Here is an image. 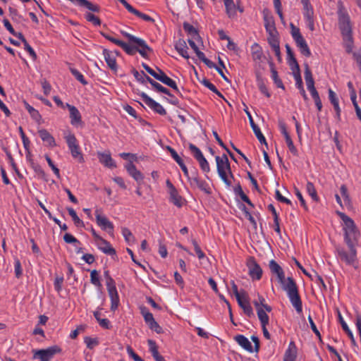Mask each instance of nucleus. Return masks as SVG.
<instances>
[{
    "instance_id": "13",
    "label": "nucleus",
    "mask_w": 361,
    "mask_h": 361,
    "mask_svg": "<svg viewBox=\"0 0 361 361\" xmlns=\"http://www.w3.org/2000/svg\"><path fill=\"white\" fill-rule=\"evenodd\" d=\"M249 275L253 280H259L262 276V269L253 257L247 263Z\"/></svg>"
},
{
    "instance_id": "58",
    "label": "nucleus",
    "mask_w": 361,
    "mask_h": 361,
    "mask_svg": "<svg viewBox=\"0 0 361 361\" xmlns=\"http://www.w3.org/2000/svg\"><path fill=\"white\" fill-rule=\"evenodd\" d=\"M219 176L221 178V180L224 181V183L228 186L230 187L231 185V181L228 179L227 172L228 171H217Z\"/></svg>"
},
{
    "instance_id": "2",
    "label": "nucleus",
    "mask_w": 361,
    "mask_h": 361,
    "mask_svg": "<svg viewBox=\"0 0 361 361\" xmlns=\"http://www.w3.org/2000/svg\"><path fill=\"white\" fill-rule=\"evenodd\" d=\"M269 269L272 274L277 275L279 282L281 284L283 289L287 293L290 302L297 313L301 314L302 312V303L295 280L292 277H288L286 279L283 269L274 259L269 262Z\"/></svg>"
},
{
    "instance_id": "24",
    "label": "nucleus",
    "mask_w": 361,
    "mask_h": 361,
    "mask_svg": "<svg viewBox=\"0 0 361 361\" xmlns=\"http://www.w3.org/2000/svg\"><path fill=\"white\" fill-rule=\"evenodd\" d=\"M238 305L243 310L244 313L249 317L254 315L252 308L249 302L247 295L245 298L240 297L237 299Z\"/></svg>"
},
{
    "instance_id": "14",
    "label": "nucleus",
    "mask_w": 361,
    "mask_h": 361,
    "mask_svg": "<svg viewBox=\"0 0 361 361\" xmlns=\"http://www.w3.org/2000/svg\"><path fill=\"white\" fill-rule=\"evenodd\" d=\"M264 24L267 32L270 35H272L274 32H276L275 22L273 16L271 12L265 8L262 11Z\"/></svg>"
},
{
    "instance_id": "40",
    "label": "nucleus",
    "mask_w": 361,
    "mask_h": 361,
    "mask_svg": "<svg viewBox=\"0 0 361 361\" xmlns=\"http://www.w3.org/2000/svg\"><path fill=\"white\" fill-rule=\"evenodd\" d=\"M304 66H305V73H304L305 80L306 82V85H307V87H308L312 85H314V80L312 77V71L310 68L309 65L307 63H305Z\"/></svg>"
},
{
    "instance_id": "21",
    "label": "nucleus",
    "mask_w": 361,
    "mask_h": 361,
    "mask_svg": "<svg viewBox=\"0 0 361 361\" xmlns=\"http://www.w3.org/2000/svg\"><path fill=\"white\" fill-rule=\"evenodd\" d=\"M297 353L298 350L295 342L290 341L285 352L283 361H295L297 358Z\"/></svg>"
},
{
    "instance_id": "4",
    "label": "nucleus",
    "mask_w": 361,
    "mask_h": 361,
    "mask_svg": "<svg viewBox=\"0 0 361 361\" xmlns=\"http://www.w3.org/2000/svg\"><path fill=\"white\" fill-rule=\"evenodd\" d=\"M348 250L343 247H338L336 252L338 259L346 265L352 266L355 269L358 268V259L357 257V245H347Z\"/></svg>"
},
{
    "instance_id": "18",
    "label": "nucleus",
    "mask_w": 361,
    "mask_h": 361,
    "mask_svg": "<svg viewBox=\"0 0 361 361\" xmlns=\"http://www.w3.org/2000/svg\"><path fill=\"white\" fill-rule=\"evenodd\" d=\"M99 250L104 254L114 256L116 255V250L111 245L110 243L103 238L97 243Z\"/></svg>"
},
{
    "instance_id": "62",
    "label": "nucleus",
    "mask_w": 361,
    "mask_h": 361,
    "mask_svg": "<svg viewBox=\"0 0 361 361\" xmlns=\"http://www.w3.org/2000/svg\"><path fill=\"white\" fill-rule=\"evenodd\" d=\"M32 169H34L35 172L39 176H41L43 178H45L46 173L42 169V168L37 164L32 163Z\"/></svg>"
},
{
    "instance_id": "45",
    "label": "nucleus",
    "mask_w": 361,
    "mask_h": 361,
    "mask_svg": "<svg viewBox=\"0 0 361 361\" xmlns=\"http://www.w3.org/2000/svg\"><path fill=\"white\" fill-rule=\"evenodd\" d=\"M189 149L190 150L191 153L192 154L194 158L198 161L201 158L204 157L203 154L202 153L201 150L196 147L195 145L190 143L188 145Z\"/></svg>"
},
{
    "instance_id": "7",
    "label": "nucleus",
    "mask_w": 361,
    "mask_h": 361,
    "mask_svg": "<svg viewBox=\"0 0 361 361\" xmlns=\"http://www.w3.org/2000/svg\"><path fill=\"white\" fill-rule=\"evenodd\" d=\"M62 349L59 345H52L47 349H41L36 351L35 357L40 361H50L55 354L61 353Z\"/></svg>"
},
{
    "instance_id": "51",
    "label": "nucleus",
    "mask_w": 361,
    "mask_h": 361,
    "mask_svg": "<svg viewBox=\"0 0 361 361\" xmlns=\"http://www.w3.org/2000/svg\"><path fill=\"white\" fill-rule=\"evenodd\" d=\"M63 240L66 243L75 244V246H77V245H80V242L76 238H75L73 235H71V233H66L63 235Z\"/></svg>"
},
{
    "instance_id": "61",
    "label": "nucleus",
    "mask_w": 361,
    "mask_h": 361,
    "mask_svg": "<svg viewBox=\"0 0 361 361\" xmlns=\"http://www.w3.org/2000/svg\"><path fill=\"white\" fill-rule=\"evenodd\" d=\"M259 303V307L265 309V310L268 312H270L272 310L271 306L268 305L265 302V299L260 295H258V300H257Z\"/></svg>"
},
{
    "instance_id": "22",
    "label": "nucleus",
    "mask_w": 361,
    "mask_h": 361,
    "mask_svg": "<svg viewBox=\"0 0 361 361\" xmlns=\"http://www.w3.org/2000/svg\"><path fill=\"white\" fill-rule=\"evenodd\" d=\"M38 134L44 142V143L50 147H54L56 145L54 137L46 129H40L38 130Z\"/></svg>"
},
{
    "instance_id": "30",
    "label": "nucleus",
    "mask_w": 361,
    "mask_h": 361,
    "mask_svg": "<svg viewBox=\"0 0 361 361\" xmlns=\"http://www.w3.org/2000/svg\"><path fill=\"white\" fill-rule=\"evenodd\" d=\"M269 65L271 73V77L272 80H274V82L275 83V85H276L277 87L284 90L285 87L283 84L282 80L279 77L278 72L275 68L274 63L272 61H269Z\"/></svg>"
},
{
    "instance_id": "48",
    "label": "nucleus",
    "mask_w": 361,
    "mask_h": 361,
    "mask_svg": "<svg viewBox=\"0 0 361 361\" xmlns=\"http://www.w3.org/2000/svg\"><path fill=\"white\" fill-rule=\"evenodd\" d=\"M84 342L87 345V348L89 349H93L95 346L99 345V341L97 338H91L89 336H86L84 338Z\"/></svg>"
},
{
    "instance_id": "42",
    "label": "nucleus",
    "mask_w": 361,
    "mask_h": 361,
    "mask_svg": "<svg viewBox=\"0 0 361 361\" xmlns=\"http://www.w3.org/2000/svg\"><path fill=\"white\" fill-rule=\"evenodd\" d=\"M161 82L166 85L167 86L171 87L173 90H174L177 94H178L180 96H182L181 93L180 92V90L176 85V82L168 77L167 75L164 76V78H161Z\"/></svg>"
},
{
    "instance_id": "26",
    "label": "nucleus",
    "mask_w": 361,
    "mask_h": 361,
    "mask_svg": "<svg viewBox=\"0 0 361 361\" xmlns=\"http://www.w3.org/2000/svg\"><path fill=\"white\" fill-rule=\"evenodd\" d=\"M234 340L237 342V343L240 345L245 350L252 353L253 348L251 345V343L249 341L247 338L241 334H238L234 337Z\"/></svg>"
},
{
    "instance_id": "56",
    "label": "nucleus",
    "mask_w": 361,
    "mask_h": 361,
    "mask_svg": "<svg viewBox=\"0 0 361 361\" xmlns=\"http://www.w3.org/2000/svg\"><path fill=\"white\" fill-rule=\"evenodd\" d=\"M192 243L194 246V250L196 252V255L197 256V257L200 259H202L203 258L205 257V255L204 253L202 252V250H201L200 245H198L197 242L195 240H192Z\"/></svg>"
},
{
    "instance_id": "44",
    "label": "nucleus",
    "mask_w": 361,
    "mask_h": 361,
    "mask_svg": "<svg viewBox=\"0 0 361 361\" xmlns=\"http://www.w3.org/2000/svg\"><path fill=\"white\" fill-rule=\"evenodd\" d=\"M90 281L93 285L99 288L102 287L99 276V272L95 269L92 270L90 273Z\"/></svg>"
},
{
    "instance_id": "59",
    "label": "nucleus",
    "mask_w": 361,
    "mask_h": 361,
    "mask_svg": "<svg viewBox=\"0 0 361 361\" xmlns=\"http://www.w3.org/2000/svg\"><path fill=\"white\" fill-rule=\"evenodd\" d=\"M219 176L221 178V180L224 181V183L228 186L230 187L231 185V181L228 179L227 172L228 171H217Z\"/></svg>"
},
{
    "instance_id": "6",
    "label": "nucleus",
    "mask_w": 361,
    "mask_h": 361,
    "mask_svg": "<svg viewBox=\"0 0 361 361\" xmlns=\"http://www.w3.org/2000/svg\"><path fill=\"white\" fill-rule=\"evenodd\" d=\"M66 142L68 145V149L71 151V155L74 159H78V162L83 163L84 157L80 151L78 142L73 133H69L64 137Z\"/></svg>"
},
{
    "instance_id": "33",
    "label": "nucleus",
    "mask_w": 361,
    "mask_h": 361,
    "mask_svg": "<svg viewBox=\"0 0 361 361\" xmlns=\"http://www.w3.org/2000/svg\"><path fill=\"white\" fill-rule=\"evenodd\" d=\"M169 195L170 202H171L174 205L179 208L183 205V198L178 194V192L176 189L174 190H172V191H169Z\"/></svg>"
},
{
    "instance_id": "52",
    "label": "nucleus",
    "mask_w": 361,
    "mask_h": 361,
    "mask_svg": "<svg viewBox=\"0 0 361 361\" xmlns=\"http://www.w3.org/2000/svg\"><path fill=\"white\" fill-rule=\"evenodd\" d=\"M19 130H20V136H21V138H22V141H23V143L24 148H25V149L26 151H27L28 154H30L29 148H30V141L28 139V137L25 135V133L23 130L22 127L19 128Z\"/></svg>"
},
{
    "instance_id": "47",
    "label": "nucleus",
    "mask_w": 361,
    "mask_h": 361,
    "mask_svg": "<svg viewBox=\"0 0 361 361\" xmlns=\"http://www.w3.org/2000/svg\"><path fill=\"white\" fill-rule=\"evenodd\" d=\"M70 71L72 75L82 85H86L87 84V81L85 79L83 75L79 71L73 68H70Z\"/></svg>"
},
{
    "instance_id": "38",
    "label": "nucleus",
    "mask_w": 361,
    "mask_h": 361,
    "mask_svg": "<svg viewBox=\"0 0 361 361\" xmlns=\"http://www.w3.org/2000/svg\"><path fill=\"white\" fill-rule=\"evenodd\" d=\"M226 12L228 17H233L236 14L235 6L233 0H224Z\"/></svg>"
},
{
    "instance_id": "27",
    "label": "nucleus",
    "mask_w": 361,
    "mask_h": 361,
    "mask_svg": "<svg viewBox=\"0 0 361 361\" xmlns=\"http://www.w3.org/2000/svg\"><path fill=\"white\" fill-rule=\"evenodd\" d=\"M175 49L183 58L186 59L190 58L188 53V48L184 39H179L175 44Z\"/></svg>"
},
{
    "instance_id": "20",
    "label": "nucleus",
    "mask_w": 361,
    "mask_h": 361,
    "mask_svg": "<svg viewBox=\"0 0 361 361\" xmlns=\"http://www.w3.org/2000/svg\"><path fill=\"white\" fill-rule=\"evenodd\" d=\"M328 93L329 101L331 104L333 105L334 109L336 111V118L338 121H340L341 110L339 106V102L337 95L331 89H329Z\"/></svg>"
},
{
    "instance_id": "25",
    "label": "nucleus",
    "mask_w": 361,
    "mask_h": 361,
    "mask_svg": "<svg viewBox=\"0 0 361 361\" xmlns=\"http://www.w3.org/2000/svg\"><path fill=\"white\" fill-rule=\"evenodd\" d=\"M253 304L257 310L258 318L260 321L261 325H267L269 324V316L267 314L265 309L259 307V303L257 301H253Z\"/></svg>"
},
{
    "instance_id": "35",
    "label": "nucleus",
    "mask_w": 361,
    "mask_h": 361,
    "mask_svg": "<svg viewBox=\"0 0 361 361\" xmlns=\"http://www.w3.org/2000/svg\"><path fill=\"white\" fill-rule=\"evenodd\" d=\"M183 27L185 32L192 37V38L197 39V38H200L198 31L194 27L193 25H190L188 22H184L183 23Z\"/></svg>"
},
{
    "instance_id": "16",
    "label": "nucleus",
    "mask_w": 361,
    "mask_h": 361,
    "mask_svg": "<svg viewBox=\"0 0 361 361\" xmlns=\"http://www.w3.org/2000/svg\"><path fill=\"white\" fill-rule=\"evenodd\" d=\"M217 171H228L230 176L233 178L231 172L230 162L226 154H224L221 157L216 156V158Z\"/></svg>"
},
{
    "instance_id": "9",
    "label": "nucleus",
    "mask_w": 361,
    "mask_h": 361,
    "mask_svg": "<svg viewBox=\"0 0 361 361\" xmlns=\"http://www.w3.org/2000/svg\"><path fill=\"white\" fill-rule=\"evenodd\" d=\"M143 102L155 113L165 116L166 114V111L165 109L158 102L154 101L150 97H149L146 93L142 92L140 94Z\"/></svg>"
},
{
    "instance_id": "64",
    "label": "nucleus",
    "mask_w": 361,
    "mask_h": 361,
    "mask_svg": "<svg viewBox=\"0 0 361 361\" xmlns=\"http://www.w3.org/2000/svg\"><path fill=\"white\" fill-rule=\"evenodd\" d=\"M127 353L128 355L135 361H144L138 355H137L130 346L127 347Z\"/></svg>"
},
{
    "instance_id": "36",
    "label": "nucleus",
    "mask_w": 361,
    "mask_h": 361,
    "mask_svg": "<svg viewBox=\"0 0 361 361\" xmlns=\"http://www.w3.org/2000/svg\"><path fill=\"white\" fill-rule=\"evenodd\" d=\"M234 190V192L235 195H239L240 197L241 198V200L246 202L248 205L251 206V207H254V204H252V202L250 201V200L249 199V197L245 194V192H243L242 188H241V185H240V183H238L233 189Z\"/></svg>"
},
{
    "instance_id": "15",
    "label": "nucleus",
    "mask_w": 361,
    "mask_h": 361,
    "mask_svg": "<svg viewBox=\"0 0 361 361\" xmlns=\"http://www.w3.org/2000/svg\"><path fill=\"white\" fill-rule=\"evenodd\" d=\"M119 2H121L123 6L128 10V12L134 14L137 17L142 19L143 20L146 22H154V20L149 16L143 13L138 10L135 9L134 7H133L129 3H128L126 0H118Z\"/></svg>"
},
{
    "instance_id": "1",
    "label": "nucleus",
    "mask_w": 361,
    "mask_h": 361,
    "mask_svg": "<svg viewBox=\"0 0 361 361\" xmlns=\"http://www.w3.org/2000/svg\"><path fill=\"white\" fill-rule=\"evenodd\" d=\"M99 33L106 39L119 46L128 55L133 56L138 52L143 58L148 59V53L153 52V49L143 39L135 37L126 31L121 30V34L128 40V43L116 39L104 32L100 31Z\"/></svg>"
},
{
    "instance_id": "32",
    "label": "nucleus",
    "mask_w": 361,
    "mask_h": 361,
    "mask_svg": "<svg viewBox=\"0 0 361 361\" xmlns=\"http://www.w3.org/2000/svg\"><path fill=\"white\" fill-rule=\"evenodd\" d=\"M108 293L111 300V310L115 311L118 308L120 302L117 289L109 290H108Z\"/></svg>"
},
{
    "instance_id": "10",
    "label": "nucleus",
    "mask_w": 361,
    "mask_h": 361,
    "mask_svg": "<svg viewBox=\"0 0 361 361\" xmlns=\"http://www.w3.org/2000/svg\"><path fill=\"white\" fill-rule=\"evenodd\" d=\"M189 181L192 187H197L207 195L212 193V190L209 184L205 180L199 178L197 171L194 172L191 178H189Z\"/></svg>"
},
{
    "instance_id": "57",
    "label": "nucleus",
    "mask_w": 361,
    "mask_h": 361,
    "mask_svg": "<svg viewBox=\"0 0 361 361\" xmlns=\"http://www.w3.org/2000/svg\"><path fill=\"white\" fill-rule=\"evenodd\" d=\"M15 275L16 277L19 279L23 274L21 263L18 259H16L14 262Z\"/></svg>"
},
{
    "instance_id": "8",
    "label": "nucleus",
    "mask_w": 361,
    "mask_h": 361,
    "mask_svg": "<svg viewBox=\"0 0 361 361\" xmlns=\"http://www.w3.org/2000/svg\"><path fill=\"white\" fill-rule=\"evenodd\" d=\"M95 217L97 224L101 228L102 230L106 231L110 235L114 236V226L107 217L100 214L99 210L95 212Z\"/></svg>"
},
{
    "instance_id": "43",
    "label": "nucleus",
    "mask_w": 361,
    "mask_h": 361,
    "mask_svg": "<svg viewBox=\"0 0 361 361\" xmlns=\"http://www.w3.org/2000/svg\"><path fill=\"white\" fill-rule=\"evenodd\" d=\"M344 47L348 53H350L353 47V40L352 34L343 35Z\"/></svg>"
},
{
    "instance_id": "19",
    "label": "nucleus",
    "mask_w": 361,
    "mask_h": 361,
    "mask_svg": "<svg viewBox=\"0 0 361 361\" xmlns=\"http://www.w3.org/2000/svg\"><path fill=\"white\" fill-rule=\"evenodd\" d=\"M103 55L109 68L111 71L116 72L118 70V66L116 63V57L113 55V53L107 49H104Z\"/></svg>"
},
{
    "instance_id": "11",
    "label": "nucleus",
    "mask_w": 361,
    "mask_h": 361,
    "mask_svg": "<svg viewBox=\"0 0 361 361\" xmlns=\"http://www.w3.org/2000/svg\"><path fill=\"white\" fill-rule=\"evenodd\" d=\"M279 128L281 133L284 136L286 145H287L290 152L294 156H298V149L295 147L293 142L287 130L286 123L282 120L279 121Z\"/></svg>"
},
{
    "instance_id": "17",
    "label": "nucleus",
    "mask_w": 361,
    "mask_h": 361,
    "mask_svg": "<svg viewBox=\"0 0 361 361\" xmlns=\"http://www.w3.org/2000/svg\"><path fill=\"white\" fill-rule=\"evenodd\" d=\"M125 168L128 174L138 183L140 185L144 179V175L137 169L132 161L126 164Z\"/></svg>"
},
{
    "instance_id": "5",
    "label": "nucleus",
    "mask_w": 361,
    "mask_h": 361,
    "mask_svg": "<svg viewBox=\"0 0 361 361\" xmlns=\"http://www.w3.org/2000/svg\"><path fill=\"white\" fill-rule=\"evenodd\" d=\"M338 26L342 36L352 34V27L349 15L342 5L339 6L338 7Z\"/></svg>"
},
{
    "instance_id": "39",
    "label": "nucleus",
    "mask_w": 361,
    "mask_h": 361,
    "mask_svg": "<svg viewBox=\"0 0 361 361\" xmlns=\"http://www.w3.org/2000/svg\"><path fill=\"white\" fill-rule=\"evenodd\" d=\"M306 190L313 201H314L316 202H319V197L317 195V192L315 189V187L312 182L308 181L307 183Z\"/></svg>"
},
{
    "instance_id": "41",
    "label": "nucleus",
    "mask_w": 361,
    "mask_h": 361,
    "mask_svg": "<svg viewBox=\"0 0 361 361\" xmlns=\"http://www.w3.org/2000/svg\"><path fill=\"white\" fill-rule=\"evenodd\" d=\"M67 210L68 212L69 215L71 216V218L73 221V223L76 227H84L85 226L84 222L78 217L75 211L73 208L68 207L67 209Z\"/></svg>"
},
{
    "instance_id": "34",
    "label": "nucleus",
    "mask_w": 361,
    "mask_h": 361,
    "mask_svg": "<svg viewBox=\"0 0 361 361\" xmlns=\"http://www.w3.org/2000/svg\"><path fill=\"white\" fill-rule=\"evenodd\" d=\"M252 58L255 61H260L262 58V47L257 44L254 43L251 47Z\"/></svg>"
},
{
    "instance_id": "29",
    "label": "nucleus",
    "mask_w": 361,
    "mask_h": 361,
    "mask_svg": "<svg viewBox=\"0 0 361 361\" xmlns=\"http://www.w3.org/2000/svg\"><path fill=\"white\" fill-rule=\"evenodd\" d=\"M295 42L296 46L298 47L301 54L306 57H310L311 56L310 49L304 37L295 41Z\"/></svg>"
},
{
    "instance_id": "37",
    "label": "nucleus",
    "mask_w": 361,
    "mask_h": 361,
    "mask_svg": "<svg viewBox=\"0 0 361 361\" xmlns=\"http://www.w3.org/2000/svg\"><path fill=\"white\" fill-rule=\"evenodd\" d=\"M23 103L25 108L27 109L32 118L35 121L39 122L42 118L39 111L30 106L26 101H24Z\"/></svg>"
},
{
    "instance_id": "23",
    "label": "nucleus",
    "mask_w": 361,
    "mask_h": 361,
    "mask_svg": "<svg viewBox=\"0 0 361 361\" xmlns=\"http://www.w3.org/2000/svg\"><path fill=\"white\" fill-rule=\"evenodd\" d=\"M98 159L101 164H102L106 167L114 169L116 167V164L115 161L112 159L111 154L103 153V152H98Z\"/></svg>"
},
{
    "instance_id": "55",
    "label": "nucleus",
    "mask_w": 361,
    "mask_h": 361,
    "mask_svg": "<svg viewBox=\"0 0 361 361\" xmlns=\"http://www.w3.org/2000/svg\"><path fill=\"white\" fill-rule=\"evenodd\" d=\"M198 163L200 164V169L205 173H208L210 171L209 164L205 157H202L199 159Z\"/></svg>"
},
{
    "instance_id": "60",
    "label": "nucleus",
    "mask_w": 361,
    "mask_h": 361,
    "mask_svg": "<svg viewBox=\"0 0 361 361\" xmlns=\"http://www.w3.org/2000/svg\"><path fill=\"white\" fill-rule=\"evenodd\" d=\"M149 328L154 331L157 334H162L163 329L159 326V324L155 321H152L151 323L148 324Z\"/></svg>"
},
{
    "instance_id": "63",
    "label": "nucleus",
    "mask_w": 361,
    "mask_h": 361,
    "mask_svg": "<svg viewBox=\"0 0 361 361\" xmlns=\"http://www.w3.org/2000/svg\"><path fill=\"white\" fill-rule=\"evenodd\" d=\"M340 192L344 201L347 203H350V197L348 192V188L345 185H342L340 188Z\"/></svg>"
},
{
    "instance_id": "46",
    "label": "nucleus",
    "mask_w": 361,
    "mask_h": 361,
    "mask_svg": "<svg viewBox=\"0 0 361 361\" xmlns=\"http://www.w3.org/2000/svg\"><path fill=\"white\" fill-rule=\"evenodd\" d=\"M85 18L87 21L92 23L95 26H99L102 23L100 19L92 13H86L85 14Z\"/></svg>"
},
{
    "instance_id": "49",
    "label": "nucleus",
    "mask_w": 361,
    "mask_h": 361,
    "mask_svg": "<svg viewBox=\"0 0 361 361\" xmlns=\"http://www.w3.org/2000/svg\"><path fill=\"white\" fill-rule=\"evenodd\" d=\"M231 287H232L233 294L235 295V296L236 298V300L238 298H240V297L245 298V296L247 295V293L245 290H241L240 292L238 291V286L233 281H231Z\"/></svg>"
},
{
    "instance_id": "28",
    "label": "nucleus",
    "mask_w": 361,
    "mask_h": 361,
    "mask_svg": "<svg viewBox=\"0 0 361 361\" xmlns=\"http://www.w3.org/2000/svg\"><path fill=\"white\" fill-rule=\"evenodd\" d=\"M338 319H339V322L342 326L343 330L347 334L348 336L350 339L352 345L355 346V347H358L353 332L349 329L348 326L344 321L343 317L341 316V314L339 312H338Z\"/></svg>"
},
{
    "instance_id": "54",
    "label": "nucleus",
    "mask_w": 361,
    "mask_h": 361,
    "mask_svg": "<svg viewBox=\"0 0 361 361\" xmlns=\"http://www.w3.org/2000/svg\"><path fill=\"white\" fill-rule=\"evenodd\" d=\"M122 235H123L126 241L130 243L131 241L135 240V238L133 235L131 231L128 228H122Z\"/></svg>"
},
{
    "instance_id": "53",
    "label": "nucleus",
    "mask_w": 361,
    "mask_h": 361,
    "mask_svg": "<svg viewBox=\"0 0 361 361\" xmlns=\"http://www.w3.org/2000/svg\"><path fill=\"white\" fill-rule=\"evenodd\" d=\"M257 82H258V87H259L260 92L262 94H264L267 97H270L271 94L269 92L267 87H266V85L264 83V82L262 81V80L258 75H257Z\"/></svg>"
},
{
    "instance_id": "12",
    "label": "nucleus",
    "mask_w": 361,
    "mask_h": 361,
    "mask_svg": "<svg viewBox=\"0 0 361 361\" xmlns=\"http://www.w3.org/2000/svg\"><path fill=\"white\" fill-rule=\"evenodd\" d=\"M66 107L68 108L70 113L71 124L75 127L82 126L83 122L78 109L75 106L68 103L66 104Z\"/></svg>"
},
{
    "instance_id": "31",
    "label": "nucleus",
    "mask_w": 361,
    "mask_h": 361,
    "mask_svg": "<svg viewBox=\"0 0 361 361\" xmlns=\"http://www.w3.org/2000/svg\"><path fill=\"white\" fill-rule=\"evenodd\" d=\"M250 126L255 135V136L257 137V138L258 139L259 142L261 143V144H264L266 145V147H267V142L266 141V139L264 137V136L263 135V134L261 132V130L260 128L258 127V126L254 122V120L253 119H250Z\"/></svg>"
},
{
    "instance_id": "3",
    "label": "nucleus",
    "mask_w": 361,
    "mask_h": 361,
    "mask_svg": "<svg viewBox=\"0 0 361 361\" xmlns=\"http://www.w3.org/2000/svg\"><path fill=\"white\" fill-rule=\"evenodd\" d=\"M338 216L343 222L344 241L346 245L358 246V240L360 235L354 221L345 213L337 212Z\"/></svg>"
},
{
    "instance_id": "50",
    "label": "nucleus",
    "mask_w": 361,
    "mask_h": 361,
    "mask_svg": "<svg viewBox=\"0 0 361 361\" xmlns=\"http://www.w3.org/2000/svg\"><path fill=\"white\" fill-rule=\"evenodd\" d=\"M290 27L291 29V32H290L291 35H292V37L293 38L294 41H296V40L303 37L300 33V29L298 27H297L296 26H295L293 25V23H291L290 24Z\"/></svg>"
}]
</instances>
